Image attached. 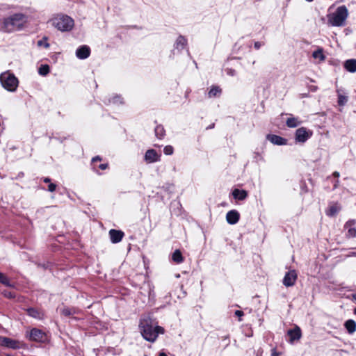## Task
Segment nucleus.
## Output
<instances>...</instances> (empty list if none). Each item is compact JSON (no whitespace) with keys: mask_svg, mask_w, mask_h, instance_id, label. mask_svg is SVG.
Returning a JSON list of instances; mask_svg holds the SVG:
<instances>
[{"mask_svg":"<svg viewBox=\"0 0 356 356\" xmlns=\"http://www.w3.org/2000/svg\"><path fill=\"white\" fill-rule=\"evenodd\" d=\"M139 329L143 337L150 342L155 341L159 334L164 333L163 327L157 325V323L149 316L140 319Z\"/></svg>","mask_w":356,"mask_h":356,"instance_id":"nucleus-1","label":"nucleus"},{"mask_svg":"<svg viewBox=\"0 0 356 356\" xmlns=\"http://www.w3.org/2000/svg\"><path fill=\"white\" fill-rule=\"evenodd\" d=\"M26 22L25 15L19 13L14 14L4 19L3 29L8 33L19 31L23 29Z\"/></svg>","mask_w":356,"mask_h":356,"instance_id":"nucleus-2","label":"nucleus"},{"mask_svg":"<svg viewBox=\"0 0 356 356\" xmlns=\"http://www.w3.org/2000/svg\"><path fill=\"white\" fill-rule=\"evenodd\" d=\"M53 25L60 31H69L74 25V19L68 15L60 14L52 19Z\"/></svg>","mask_w":356,"mask_h":356,"instance_id":"nucleus-3","label":"nucleus"},{"mask_svg":"<svg viewBox=\"0 0 356 356\" xmlns=\"http://www.w3.org/2000/svg\"><path fill=\"white\" fill-rule=\"evenodd\" d=\"M348 15V11L345 6L338 7L334 13L329 17V23L333 26H341L344 24Z\"/></svg>","mask_w":356,"mask_h":356,"instance_id":"nucleus-4","label":"nucleus"},{"mask_svg":"<svg viewBox=\"0 0 356 356\" xmlns=\"http://www.w3.org/2000/svg\"><path fill=\"white\" fill-rule=\"evenodd\" d=\"M0 81L2 86L10 92L15 91L19 83L17 78L9 72H5L1 74Z\"/></svg>","mask_w":356,"mask_h":356,"instance_id":"nucleus-5","label":"nucleus"},{"mask_svg":"<svg viewBox=\"0 0 356 356\" xmlns=\"http://www.w3.org/2000/svg\"><path fill=\"white\" fill-rule=\"evenodd\" d=\"M0 346L15 350L21 348L23 346V343L8 337H0Z\"/></svg>","mask_w":356,"mask_h":356,"instance_id":"nucleus-6","label":"nucleus"},{"mask_svg":"<svg viewBox=\"0 0 356 356\" xmlns=\"http://www.w3.org/2000/svg\"><path fill=\"white\" fill-rule=\"evenodd\" d=\"M312 135V131L305 127H300L296 131V140L300 143L306 142Z\"/></svg>","mask_w":356,"mask_h":356,"instance_id":"nucleus-7","label":"nucleus"},{"mask_svg":"<svg viewBox=\"0 0 356 356\" xmlns=\"http://www.w3.org/2000/svg\"><path fill=\"white\" fill-rule=\"evenodd\" d=\"M29 339L37 342H44L47 339V336L42 330L33 328L30 331Z\"/></svg>","mask_w":356,"mask_h":356,"instance_id":"nucleus-8","label":"nucleus"},{"mask_svg":"<svg viewBox=\"0 0 356 356\" xmlns=\"http://www.w3.org/2000/svg\"><path fill=\"white\" fill-rule=\"evenodd\" d=\"M298 277L297 273L295 270L287 272L283 279V284L286 286H292L295 284Z\"/></svg>","mask_w":356,"mask_h":356,"instance_id":"nucleus-9","label":"nucleus"},{"mask_svg":"<svg viewBox=\"0 0 356 356\" xmlns=\"http://www.w3.org/2000/svg\"><path fill=\"white\" fill-rule=\"evenodd\" d=\"M186 45H187L186 39L184 36L179 35L177 38V40L174 44V49L172 50V54H175L176 53L181 52L183 49H184L186 48Z\"/></svg>","mask_w":356,"mask_h":356,"instance_id":"nucleus-10","label":"nucleus"},{"mask_svg":"<svg viewBox=\"0 0 356 356\" xmlns=\"http://www.w3.org/2000/svg\"><path fill=\"white\" fill-rule=\"evenodd\" d=\"M124 234L120 230L111 229L109 231L110 239L113 243H118L120 242Z\"/></svg>","mask_w":356,"mask_h":356,"instance_id":"nucleus-11","label":"nucleus"},{"mask_svg":"<svg viewBox=\"0 0 356 356\" xmlns=\"http://www.w3.org/2000/svg\"><path fill=\"white\" fill-rule=\"evenodd\" d=\"M240 218L239 213L236 210H231L227 213L226 220L227 222L230 225H234L237 223Z\"/></svg>","mask_w":356,"mask_h":356,"instance_id":"nucleus-12","label":"nucleus"},{"mask_svg":"<svg viewBox=\"0 0 356 356\" xmlns=\"http://www.w3.org/2000/svg\"><path fill=\"white\" fill-rule=\"evenodd\" d=\"M160 155L157 154V152L153 149H148L145 154V160L147 163H154L159 161Z\"/></svg>","mask_w":356,"mask_h":356,"instance_id":"nucleus-13","label":"nucleus"},{"mask_svg":"<svg viewBox=\"0 0 356 356\" xmlns=\"http://www.w3.org/2000/svg\"><path fill=\"white\" fill-rule=\"evenodd\" d=\"M289 336V342L293 343L295 341H298L301 337V330L299 327L296 326L293 329L289 330L287 332Z\"/></svg>","mask_w":356,"mask_h":356,"instance_id":"nucleus-14","label":"nucleus"},{"mask_svg":"<svg viewBox=\"0 0 356 356\" xmlns=\"http://www.w3.org/2000/svg\"><path fill=\"white\" fill-rule=\"evenodd\" d=\"M90 49L89 47L86 45L81 46L76 51V56L80 59L87 58L90 56Z\"/></svg>","mask_w":356,"mask_h":356,"instance_id":"nucleus-15","label":"nucleus"},{"mask_svg":"<svg viewBox=\"0 0 356 356\" xmlns=\"http://www.w3.org/2000/svg\"><path fill=\"white\" fill-rule=\"evenodd\" d=\"M267 139L274 145H284L287 143L286 139L277 135L269 134Z\"/></svg>","mask_w":356,"mask_h":356,"instance_id":"nucleus-16","label":"nucleus"},{"mask_svg":"<svg viewBox=\"0 0 356 356\" xmlns=\"http://www.w3.org/2000/svg\"><path fill=\"white\" fill-rule=\"evenodd\" d=\"M355 224L356 220H352L348 221L345 225V227L348 229V234L350 237L356 236V228L354 227Z\"/></svg>","mask_w":356,"mask_h":356,"instance_id":"nucleus-17","label":"nucleus"},{"mask_svg":"<svg viewBox=\"0 0 356 356\" xmlns=\"http://www.w3.org/2000/svg\"><path fill=\"white\" fill-rule=\"evenodd\" d=\"M341 210V207L338 204H332L329 206L325 213L328 216H334Z\"/></svg>","mask_w":356,"mask_h":356,"instance_id":"nucleus-18","label":"nucleus"},{"mask_svg":"<svg viewBox=\"0 0 356 356\" xmlns=\"http://www.w3.org/2000/svg\"><path fill=\"white\" fill-rule=\"evenodd\" d=\"M344 67L346 70L350 72H356V60L355 59H350L347 60L344 63Z\"/></svg>","mask_w":356,"mask_h":356,"instance_id":"nucleus-19","label":"nucleus"},{"mask_svg":"<svg viewBox=\"0 0 356 356\" xmlns=\"http://www.w3.org/2000/svg\"><path fill=\"white\" fill-rule=\"evenodd\" d=\"M232 195L236 200H243L247 197L248 193L244 190L234 189Z\"/></svg>","mask_w":356,"mask_h":356,"instance_id":"nucleus-20","label":"nucleus"},{"mask_svg":"<svg viewBox=\"0 0 356 356\" xmlns=\"http://www.w3.org/2000/svg\"><path fill=\"white\" fill-rule=\"evenodd\" d=\"M27 313L30 316L37 319H42L44 316V314L41 311L35 309L34 308L28 309Z\"/></svg>","mask_w":356,"mask_h":356,"instance_id":"nucleus-21","label":"nucleus"},{"mask_svg":"<svg viewBox=\"0 0 356 356\" xmlns=\"http://www.w3.org/2000/svg\"><path fill=\"white\" fill-rule=\"evenodd\" d=\"M344 325L350 334H353L356 330V323L353 320L350 319L346 321Z\"/></svg>","mask_w":356,"mask_h":356,"instance_id":"nucleus-22","label":"nucleus"},{"mask_svg":"<svg viewBox=\"0 0 356 356\" xmlns=\"http://www.w3.org/2000/svg\"><path fill=\"white\" fill-rule=\"evenodd\" d=\"M301 122L297 118L290 117L287 119L286 124L289 127H296L300 124Z\"/></svg>","mask_w":356,"mask_h":356,"instance_id":"nucleus-23","label":"nucleus"},{"mask_svg":"<svg viewBox=\"0 0 356 356\" xmlns=\"http://www.w3.org/2000/svg\"><path fill=\"white\" fill-rule=\"evenodd\" d=\"M312 56L314 59H318L319 61H323L325 58L322 48H318L316 51H314L312 54Z\"/></svg>","mask_w":356,"mask_h":356,"instance_id":"nucleus-24","label":"nucleus"},{"mask_svg":"<svg viewBox=\"0 0 356 356\" xmlns=\"http://www.w3.org/2000/svg\"><path fill=\"white\" fill-rule=\"evenodd\" d=\"M172 260L176 263H181L183 261L181 252L179 250H176L172 254Z\"/></svg>","mask_w":356,"mask_h":356,"instance_id":"nucleus-25","label":"nucleus"},{"mask_svg":"<svg viewBox=\"0 0 356 356\" xmlns=\"http://www.w3.org/2000/svg\"><path fill=\"white\" fill-rule=\"evenodd\" d=\"M156 136L161 139L165 135L164 128L161 125H158L155 128Z\"/></svg>","mask_w":356,"mask_h":356,"instance_id":"nucleus-26","label":"nucleus"},{"mask_svg":"<svg viewBox=\"0 0 356 356\" xmlns=\"http://www.w3.org/2000/svg\"><path fill=\"white\" fill-rule=\"evenodd\" d=\"M49 72L48 65H42L38 69V73L42 76H46Z\"/></svg>","mask_w":356,"mask_h":356,"instance_id":"nucleus-27","label":"nucleus"},{"mask_svg":"<svg viewBox=\"0 0 356 356\" xmlns=\"http://www.w3.org/2000/svg\"><path fill=\"white\" fill-rule=\"evenodd\" d=\"M60 312L63 315L65 316H70L76 313L74 309L69 308V307H65L60 310Z\"/></svg>","mask_w":356,"mask_h":356,"instance_id":"nucleus-28","label":"nucleus"},{"mask_svg":"<svg viewBox=\"0 0 356 356\" xmlns=\"http://www.w3.org/2000/svg\"><path fill=\"white\" fill-rule=\"evenodd\" d=\"M220 92H221V90L218 87L214 86L211 88L208 95H209V97H213L217 96L218 94L220 93Z\"/></svg>","mask_w":356,"mask_h":356,"instance_id":"nucleus-29","label":"nucleus"},{"mask_svg":"<svg viewBox=\"0 0 356 356\" xmlns=\"http://www.w3.org/2000/svg\"><path fill=\"white\" fill-rule=\"evenodd\" d=\"M348 102V97L341 94L338 95V104L340 106H343Z\"/></svg>","mask_w":356,"mask_h":356,"instance_id":"nucleus-30","label":"nucleus"},{"mask_svg":"<svg viewBox=\"0 0 356 356\" xmlns=\"http://www.w3.org/2000/svg\"><path fill=\"white\" fill-rule=\"evenodd\" d=\"M173 147L170 145H167L163 149V152L166 155H171L173 153Z\"/></svg>","mask_w":356,"mask_h":356,"instance_id":"nucleus-31","label":"nucleus"},{"mask_svg":"<svg viewBox=\"0 0 356 356\" xmlns=\"http://www.w3.org/2000/svg\"><path fill=\"white\" fill-rule=\"evenodd\" d=\"M0 282L6 286L9 285V282H8V278L2 273H1Z\"/></svg>","mask_w":356,"mask_h":356,"instance_id":"nucleus-32","label":"nucleus"},{"mask_svg":"<svg viewBox=\"0 0 356 356\" xmlns=\"http://www.w3.org/2000/svg\"><path fill=\"white\" fill-rule=\"evenodd\" d=\"M112 102L113 104H118V103H120L122 104V98L119 96H116V97H114L112 99Z\"/></svg>","mask_w":356,"mask_h":356,"instance_id":"nucleus-33","label":"nucleus"},{"mask_svg":"<svg viewBox=\"0 0 356 356\" xmlns=\"http://www.w3.org/2000/svg\"><path fill=\"white\" fill-rule=\"evenodd\" d=\"M56 188V185L53 183H50L48 186V191L50 192L55 191Z\"/></svg>","mask_w":356,"mask_h":356,"instance_id":"nucleus-34","label":"nucleus"},{"mask_svg":"<svg viewBox=\"0 0 356 356\" xmlns=\"http://www.w3.org/2000/svg\"><path fill=\"white\" fill-rule=\"evenodd\" d=\"M38 46H44L45 48H48L49 47V44L47 42H44L42 40H39L38 42Z\"/></svg>","mask_w":356,"mask_h":356,"instance_id":"nucleus-35","label":"nucleus"},{"mask_svg":"<svg viewBox=\"0 0 356 356\" xmlns=\"http://www.w3.org/2000/svg\"><path fill=\"white\" fill-rule=\"evenodd\" d=\"M3 296L5 297H7L8 298H13L14 297V295L12 293V292L10 291H5L3 292Z\"/></svg>","mask_w":356,"mask_h":356,"instance_id":"nucleus-36","label":"nucleus"},{"mask_svg":"<svg viewBox=\"0 0 356 356\" xmlns=\"http://www.w3.org/2000/svg\"><path fill=\"white\" fill-rule=\"evenodd\" d=\"M226 71H227V74L229 76H233L236 74V71L234 70L227 69Z\"/></svg>","mask_w":356,"mask_h":356,"instance_id":"nucleus-37","label":"nucleus"},{"mask_svg":"<svg viewBox=\"0 0 356 356\" xmlns=\"http://www.w3.org/2000/svg\"><path fill=\"white\" fill-rule=\"evenodd\" d=\"M281 355V353L277 352L275 348H273L271 350V356H280Z\"/></svg>","mask_w":356,"mask_h":356,"instance_id":"nucleus-38","label":"nucleus"},{"mask_svg":"<svg viewBox=\"0 0 356 356\" xmlns=\"http://www.w3.org/2000/svg\"><path fill=\"white\" fill-rule=\"evenodd\" d=\"M262 45L263 44L260 42H255L254 44V48L257 49H259Z\"/></svg>","mask_w":356,"mask_h":356,"instance_id":"nucleus-39","label":"nucleus"},{"mask_svg":"<svg viewBox=\"0 0 356 356\" xmlns=\"http://www.w3.org/2000/svg\"><path fill=\"white\" fill-rule=\"evenodd\" d=\"M235 315L240 318L243 316V312H242L241 310H236L235 312Z\"/></svg>","mask_w":356,"mask_h":356,"instance_id":"nucleus-40","label":"nucleus"},{"mask_svg":"<svg viewBox=\"0 0 356 356\" xmlns=\"http://www.w3.org/2000/svg\"><path fill=\"white\" fill-rule=\"evenodd\" d=\"M99 168L101 169V170H106L107 168H108V164L107 163H102V164H100L99 165Z\"/></svg>","mask_w":356,"mask_h":356,"instance_id":"nucleus-41","label":"nucleus"},{"mask_svg":"<svg viewBox=\"0 0 356 356\" xmlns=\"http://www.w3.org/2000/svg\"><path fill=\"white\" fill-rule=\"evenodd\" d=\"M97 161H101V158L99 156H96V157H94L92 159V162H95Z\"/></svg>","mask_w":356,"mask_h":356,"instance_id":"nucleus-42","label":"nucleus"},{"mask_svg":"<svg viewBox=\"0 0 356 356\" xmlns=\"http://www.w3.org/2000/svg\"><path fill=\"white\" fill-rule=\"evenodd\" d=\"M339 175H339V172L335 171V172H333V176L335 177H339Z\"/></svg>","mask_w":356,"mask_h":356,"instance_id":"nucleus-43","label":"nucleus"},{"mask_svg":"<svg viewBox=\"0 0 356 356\" xmlns=\"http://www.w3.org/2000/svg\"><path fill=\"white\" fill-rule=\"evenodd\" d=\"M43 181H44V182H45V183H49L51 180H50V179H49V178L46 177V178H44V180H43Z\"/></svg>","mask_w":356,"mask_h":356,"instance_id":"nucleus-44","label":"nucleus"},{"mask_svg":"<svg viewBox=\"0 0 356 356\" xmlns=\"http://www.w3.org/2000/svg\"><path fill=\"white\" fill-rule=\"evenodd\" d=\"M339 180H337L334 184V188H336L339 185Z\"/></svg>","mask_w":356,"mask_h":356,"instance_id":"nucleus-45","label":"nucleus"},{"mask_svg":"<svg viewBox=\"0 0 356 356\" xmlns=\"http://www.w3.org/2000/svg\"><path fill=\"white\" fill-rule=\"evenodd\" d=\"M159 356H167V355L165 353L161 352V353H159Z\"/></svg>","mask_w":356,"mask_h":356,"instance_id":"nucleus-46","label":"nucleus"},{"mask_svg":"<svg viewBox=\"0 0 356 356\" xmlns=\"http://www.w3.org/2000/svg\"><path fill=\"white\" fill-rule=\"evenodd\" d=\"M353 300L356 301V293L352 295Z\"/></svg>","mask_w":356,"mask_h":356,"instance_id":"nucleus-47","label":"nucleus"},{"mask_svg":"<svg viewBox=\"0 0 356 356\" xmlns=\"http://www.w3.org/2000/svg\"><path fill=\"white\" fill-rule=\"evenodd\" d=\"M354 314L356 315V307L354 309Z\"/></svg>","mask_w":356,"mask_h":356,"instance_id":"nucleus-48","label":"nucleus"}]
</instances>
